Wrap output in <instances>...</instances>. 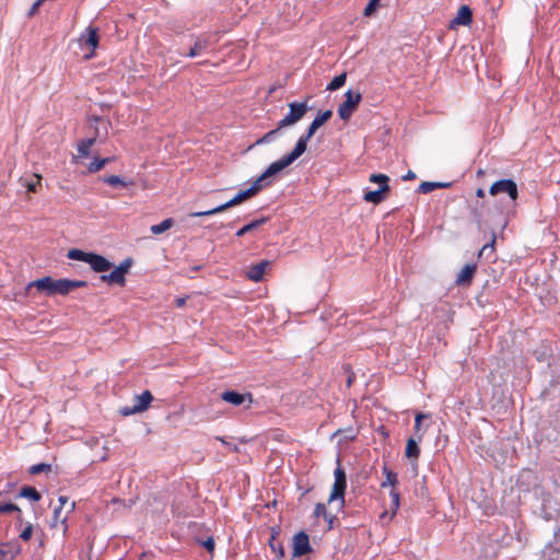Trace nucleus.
Returning <instances> with one entry per match:
<instances>
[{
  "label": "nucleus",
  "instance_id": "f257e3e1",
  "mask_svg": "<svg viewBox=\"0 0 560 560\" xmlns=\"http://www.w3.org/2000/svg\"><path fill=\"white\" fill-rule=\"evenodd\" d=\"M271 177L270 174H268L267 171H265L253 184L249 188L240 191L236 196H234L229 201L212 208L210 210L206 211H198L190 213V217H210L220 212H223L234 206H237L242 203L243 201L254 197L258 194L259 190H261L264 187L268 186L270 183L267 182V179Z\"/></svg>",
  "mask_w": 560,
  "mask_h": 560
},
{
  "label": "nucleus",
  "instance_id": "f03ea898",
  "mask_svg": "<svg viewBox=\"0 0 560 560\" xmlns=\"http://www.w3.org/2000/svg\"><path fill=\"white\" fill-rule=\"evenodd\" d=\"M86 284L88 283L83 280L54 279L47 276L31 282L27 288L34 287L38 291L45 292L47 295H67L72 290L86 287Z\"/></svg>",
  "mask_w": 560,
  "mask_h": 560
},
{
  "label": "nucleus",
  "instance_id": "7ed1b4c3",
  "mask_svg": "<svg viewBox=\"0 0 560 560\" xmlns=\"http://www.w3.org/2000/svg\"><path fill=\"white\" fill-rule=\"evenodd\" d=\"M67 257L71 260H79L89 264L91 269L95 272H105L113 267V264L104 256L78 248L69 249Z\"/></svg>",
  "mask_w": 560,
  "mask_h": 560
},
{
  "label": "nucleus",
  "instance_id": "20e7f679",
  "mask_svg": "<svg viewBox=\"0 0 560 560\" xmlns=\"http://www.w3.org/2000/svg\"><path fill=\"white\" fill-rule=\"evenodd\" d=\"M311 138L312 137H308L307 133L301 136L300 139L298 140L294 149L289 154L284 155L280 160L271 163L267 167L266 171L268 172V174L273 176L277 173L284 170L285 167H288L290 164H292L296 159H299L306 151L307 141Z\"/></svg>",
  "mask_w": 560,
  "mask_h": 560
},
{
  "label": "nucleus",
  "instance_id": "39448f33",
  "mask_svg": "<svg viewBox=\"0 0 560 560\" xmlns=\"http://www.w3.org/2000/svg\"><path fill=\"white\" fill-rule=\"evenodd\" d=\"M385 475V480L381 483V488L390 487L389 497L390 504L389 510L392 515L394 516L400 506V494L397 489L398 486V476L388 466H384L382 469Z\"/></svg>",
  "mask_w": 560,
  "mask_h": 560
},
{
  "label": "nucleus",
  "instance_id": "423d86ee",
  "mask_svg": "<svg viewBox=\"0 0 560 560\" xmlns=\"http://www.w3.org/2000/svg\"><path fill=\"white\" fill-rule=\"evenodd\" d=\"M190 40L192 42V45L186 50V49H179L178 54L183 57L188 58H197L200 57L207 52L210 51L211 48V42L210 36L202 34V35H190Z\"/></svg>",
  "mask_w": 560,
  "mask_h": 560
},
{
  "label": "nucleus",
  "instance_id": "0eeeda50",
  "mask_svg": "<svg viewBox=\"0 0 560 560\" xmlns=\"http://www.w3.org/2000/svg\"><path fill=\"white\" fill-rule=\"evenodd\" d=\"M335 481L332 485V489L328 499V502L331 503L334 501H339V508L342 509L345 505V491L347 488V476L346 471L338 466L335 469Z\"/></svg>",
  "mask_w": 560,
  "mask_h": 560
},
{
  "label": "nucleus",
  "instance_id": "6e6552de",
  "mask_svg": "<svg viewBox=\"0 0 560 560\" xmlns=\"http://www.w3.org/2000/svg\"><path fill=\"white\" fill-rule=\"evenodd\" d=\"M132 266V259L127 258L120 262L118 267H116L110 273L102 275L100 277L102 282H105L109 285L117 284L119 287L126 285V275L129 272Z\"/></svg>",
  "mask_w": 560,
  "mask_h": 560
},
{
  "label": "nucleus",
  "instance_id": "1a4fd4ad",
  "mask_svg": "<svg viewBox=\"0 0 560 560\" xmlns=\"http://www.w3.org/2000/svg\"><path fill=\"white\" fill-rule=\"evenodd\" d=\"M491 196L499 194H506L512 201H515L518 197L517 185L513 179H500L494 182L489 189Z\"/></svg>",
  "mask_w": 560,
  "mask_h": 560
},
{
  "label": "nucleus",
  "instance_id": "9d476101",
  "mask_svg": "<svg viewBox=\"0 0 560 560\" xmlns=\"http://www.w3.org/2000/svg\"><path fill=\"white\" fill-rule=\"evenodd\" d=\"M292 549L294 558H299L312 552L313 549L310 545V537L305 532L301 530L293 536Z\"/></svg>",
  "mask_w": 560,
  "mask_h": 560
},
{
  "label": "nucleus",
  "instance_id": "9b49d317",
  "mask_svg": "<svg viewBox=\"0 0 560 560\" xmlns=\"http://www.w3.org/2000/svg\"><path fill=\"white\" fill-rule=\"evenodd\" d=\"M100 37L97 34V28L93 26H89L85 30V33H83L80 38L79 43L81 47H90L91 52L85 55L86 59H90L94 56V50L98 46Z\"/></svg>",
  "mask_w": 560,
  "mask_h": 560
},
{
  "label": "nucleus",
  "instance_id": "f8f14e48",
  "mask_svg": "<svg viewBox=\"0 0 560 560\" xmlns=\"http://www.w3.org/2000/svg\"><path fill=\"white\" fill-rule=\"evenodd\" d=\"M153 400V396L150 393V390H144L141 395L136 396V404L132 406V408L128 409L125 408L122 410V413L125 416H129L137 412H142L147 410Z\"/></svg>",
  "mask_w": 560,
  "mask_h": 560
},
{
  "label": "nucleus",
  "instance_id": "ddd939ff",
  "mask_svg": "<svg viewBox=\"0 0 560 560\" xmlns=\"http://www.w3.org/2000/svg\"><path fill=\"white\" fill-rule=\"evenodd\" d=\"M472 22V11L471 9L464 4L462 5L456 15L451 20L450 27L456 28L459 25L467 26Z\"/></svg>",
  "mask_w": 560,
  "mask_h": 560
},
{
  "label": "nucleus",
  "instance_id": "4468645a",
  "mask_svg": "<svg viewBox=\"0 0 560 560\" xmlns=\"http://www.w3.org/2000/svg\"><path fill=\"white\" fill-rule=\"evenodd\" d=\"M43 176L37 173H25L21 176L20 183L26 187L28 192H37L42 188Z\"/></svg>",
  "mask_w": 560,
  "mask_h": 560
},
{
  "label": "nucleus",
  "instance_id": "2eb2a0df",
  "mask_svg": "<svg viewBox=\"0 0 560 560\" xmlns=\"http://www.w3.org/2000/svg\"><path fill=\"white\" fill-rule=\"evenodd\" d=\"M221 399L233 406H241L246 400H248L250 404L253 400V396L250 393L241 394L235 390H225L221 394Z\"/></svg>",
  "mask_w": 560,
  "mask_h": 560
},
{
  "label": "nucleus",
  "instance_id": "dca6fc26",
  "mask_svg": "<svg viewBox=\"0 0 560 560\" xmlns=\"http://www.w3.org/2000/svg\"><path fill=\"white\" fill-rule=\"evenodd\" d=\"M476 271H477V266L475 264L465 265L462 268V270L458 272L455 283L457 285L469 287L472 282Z\"/></svg>",
  "mask_w": 560,
  "mask_h": 560
},
{
  "label": "nucleus",
  "instance_id": "f3484780",
  "mask_svg": "<svg viewBox=\"0 0 560 560\" xmlns=\"http://www.w3.org/2000/svg\"><path fill=\"white\" fill-rule=\"evenodd\" d=\"M269 267V260H261L258 264L248 267L246 277L252 281L258 282L264 278V275Z\"/></svg>",
  "mask_w": 560,
  "mask_h": 560
},
{
  "label": "nucleus",
  "instance_id": "a211bd4d",
  "mask_svg": "<svg viewBox=\"0 0 560 560\" xmlns=\"http://www.w3.org/2000/svg\"><path fill=\"white\" fill-rule=\"evenodd\" d=\"M307 107H290V113L278 122V129L291 126L303 118Z\"/></svg>",
  "mask_w": 560,
  "mask_h": 560
},
{
  "label": "nucleus",
  "instance_id": "6ab92c4d",
  "mask_svg": "<svg viewBox=\"0 0 560 560\" xmlns=\"http://www.w3.org/2000/svg\"><path fill=\"white\" fill-rule=\"evenodd\" d=\"M390 190L389 185L380 186L377 190H369L364 192L363 199L366 202L374 205L381 203L385 200L387 192Z\"/></svg>",
  "mask_w": 560,
  "mask_h": 560
},
{
  "label": "nucleus",
  "instance_id": "aec40b11",
  "mask_svg": "<svg viewBox=\"0 0 560 560\" xmlns=\"http://www.w3.org/2000/svg\"><path fill=\"white\" fill-rule=\"evenodd\" d=\"M422 441V434H418L417 438H409L406 443L405 455L409 459L418 460L420 456L419 442Z\"/></svg>",
  "mask_w": 560,
  "mask_h": 560
},
{
  "label": "nucleus",
  "instance_id": "412c9836",
  "mask_svg": "<svg viewBox=\"0 0 560 560\" xmlns=\"http://www.w3.org/2000/svg\"><path fill=\"white\" fill-rule=\"evenodd\" d=\"M331 116H332V112L330 109L318 113L306 131L307 136L313 137L315 135L316 130L320 126H323Z\"/></svg>",
  "mask_w": 560,
  "mask_h": 560
},
{
  "label": "nucleus",
  "instance_id": "4be33fe9",
  "mask_svg": "<svg viewBox=\"0 0 560 560\" xmlns=\"http://www.w3.org/2000/svg\"><path fill=\"white\" fill-rule=\"evenodd\" d=\"M103 182L113 187H118V186L119 187H129V186L135 185V182L132 179H125L118 175L105 176V177H103Z\"/></svg>",
  "mask_w": 560,
  "mask_h": 560
},
{
  "label": "nucleus",
  "instance_id": "5701e85b",
  "mask_svg": "<svg viewBox=\"0 0 560 560\" xmlns=\"http://www.w3.org/2000/svg\"><path fill=\"white\" fill-rule=\"evenodd\" d=\"M448 186H450L448 183L422 182L419 185L418 191L421 194H429V192L433 191L434 189L444 188V187H448Z\"/></svg>",
  "mask_w": 560,
  "mask_h": 560
},
{
  "label": "nucleus",
  "instance_id": "b1692460",
  "mask_svg": "<svg viewBox=\"0 0 560 560\" xmlns=\"http://www.w3.org/2000/svg\"><path fill=\"white\" fill-rule=\"evenodd\" d=\"M268 221V218H261L258 220H254L249 222L248 224L244 225L236 232V236H244L246 233L252 232L259 228L260 225L265 224Z\"/></svg>",
  "mask_w": 560,
  "mask_h": 560
},
{
  "label": "nucleus",
  "instance_id": "393cba45",
  "mask_svg": "<svg viewBox=\"0 0 560 560\" xmlns=\"http://www.w3.org/2000/svg\"><path fill=\"white\" fill-rule=\"evenodd\" d=\"M96 138L83 139L78 143V152L80 156L85 158L90 154L91 148L94 145Z\"/></svg>",
  "mask_w": 560,
  "mask_h": 560
},
{
  "label": "nucleus",
  "instance_id": "a878e982",
  "mask_svg": "<svg viewBox=\"0 0 560 560\" xmlns=\"http://www.w3.org/2000/svg\"><path fill=\"white\" fill-rule=\"evenodd\" d=\"M315 517H323L328 522V527L331 528L334 516L329 515L324 503H317L314 510Z\"/></svg>",
  "mask_w": 560,
  "mask_h": 560
},
{
  "label": "nucleus",
  "instance_id": "bb28decb",
  "mask_svg": "<svg viewBox=\"0 0 560 560\" xmlns=\"http://www.w3.org/2000/svg\"><path fill=\"white\" fill-rule=\"evenodd\" d=\"M20 497L27 498L34 502H38L42 499L40 493L31 486H24L20 491Z\"/></svg>",
  "mask_w": 560,
  "mask_h": 560
},
{
  "label": "nucleus",
  "instance_id": "cd10ccee",
  "mask_svg": "<svg viewBox=\"0 0 560 560\" xmlns=\"http://www.w3.org/2000/svg\"><path fill=\"white\" fill-rule=\"evenodd\" d=\"M174 225V220L172 218L163 220L159 224H154L150 228L151 232L154 235H159L164 233L165 231L170 230Z\"/></svg>",
  "mask_w": 560,
  "mask_h": 560
},
{
  "label": "nucleus",
  "instance_id": "c85d7f7f",
  "mask_svg": "<svg viewBox=\"0 0 560 560\" xmlns=\"http://www.w3.org/2000/svg\"><path fill=\"white\" fill-rule=\"evenodd\" d=\"M345 96L346 100L341 102L339 105H358L361 101V94L352 90L346 92Z\"/></svg>",
  "mask_w": 560,
  "mask_h": 560
},
{
  "label": "nucleus",
  "instance_id": "c756f323",
  "mask_svg": "<svg viewBox=\"0 0 560 560\" xmlns=\"http://www.w3.org/2000/svg\"><path fill=\"white\" fill-rule=\"evenodd\" d=\"M347 74L341 73L336 75L330 83L327 85V90L335 91L340 89L346 83Z\"/></svg>",
  "mask_w": 560,
  "mask_h": 560
},
{
  "label": "nucleus",
  "instance_id": "7c9ffc66",
  "mask_svg": "<svg viewBox=\"0 0 560 560\" xmlns=\"http://www.w3.org/2000/svg\"><path fill=\"white\" fill-rule=\"evenodd\" d=\"M110 161L109 158H104V159H95L94 161H92L90 164H89V172L90 173H96L98 171H101L108 162Z\"/></svg>",
  "mask_w": 560,
  "mask_h": 560
},
{
  "label": "nucleus",
  "instance_id": "2f4dec72",
  "mask_svg": "<svg viewBox=\"0 0 560 560\" xmlns=\"http://www.w3.org/2000/svg\"><path fill=\"white\" fill-rule=\"evenodd\" d=\"M51 470V466L49 464L39 463L30 467L28 472L31 475H39L42 472H49Z\"/></svg>",
  "mask_w": 560,
  "mask_h": 560
},
{
  "label": "nucleus",
  "instance_id": "473e14b6",
  "mask_svg": "<svg viewBox=\"0 0 560 560\" xmlns=\"http://www.w3.org/2000/svg\"><path fill=\"white\" fill-rule=\"evenodd\" d=\"M369 180L371 183L380 184V186L389 185V177L386 174H372Z\"/></svg>",
  "mask_w": 560,
  "mask_h": 560
},
{
  "label": "nucleus",
  "instance_id": "72a5a7b5",
  "mask_svg": "<svg viewBox=\"0 0 560 560\" xmlns=\"http://www.w3.org/2000/svg\"><path fill=\"white\" fill-rule=\"evenodd\" d=\"M15 511L21 512L18 505L10 502H0V514H7Z\"/></svg>",
  "mask_w": 560,
  "mask_h": 560
},
{
  "label": "nucleus",
  "instance_id": "f704fd0d",
  "mask_svg": "<svg viewBox=\"0 0 560 560\" xmlns=\"http://www.w3.org/2000/svg\"><path fill=\"white\" fill-rule=\"evenodd\" d=\"M357 107H339L338 114L340 118L345 121H348Z\"/></svg>",
  "mask_w": 560,
  "mask_h": 560
},
{
  "label": "nucleus",
  "instance_id": "c9c22d12",
  "mask_svg": "<svg viewBox=\"0 0 560 560\" xmlns=\"http://www.w3.org/2000/svg\"><path fill=\"white\" fill-rule=\"evenodd\" d=\"M380 1L381 0H370L364 9V15L371 16L376 11V9L380 7Z\"/></svg>",
  "mask_w": 560,
  "mask_h": 560
},
{
  "label": "nucleus",
  "instance_id": "e433bc0d",
  "mask_svg": "<svg viewBox=\"0 0 560 560\" xmlns=\"http://www.w3.org/2000/svg\"><path fill=\"white\" fill-rule=\"evenodd\" d=\"M424 418H428V415H424V413H421L419 412L416 418H415V434H416V438L418 436V434H421L420 433V427H421V421L422 419Z\"/></svg>",
  "mask_w": 560,
  "mask_h": 560
},
{
  "label": "nucleus",
  "instance_id": "4c0bfd02",
  "mask_svg": "<svg viewBox=\"0 0 560 560\" xmlns=\"http://www.w3.org/2000/svg\"><path fill=\"white\" fill-rule=\"evenodd\" d=\"M33 534V526L30 524L27 525L20 534V538L27 541L31 539Z\"/></svg>",
  "mask_w": 560,
  "mask_h": 560
},
{
  "label": "nucleus",
  "instance_id": "58836bf2",
  "mask_svg": "<svg viewBox=\"0 0 560 560\" xmlns=\"http://www.w3.org/2000/svg\"><path fill=\"white\" fill-rule=\"evenodd\" d=\"M278 131H279V129L276 128V129L267 132L262 138H260L256 141V144H261V143L268 142Z\"/></svg>",
  "mask_w": 560,
  "mask_h": 560
},
{
  "label": "nucleus",
  "instance_id": "ea45409f",
  "mask_svg": "<svg viewBox=\"0 0 560 560\" xmlns=\"http://www.w3.org/2000/svg\"><path fill=\"white\" fill-rule=\"evenodd\" d=\"M61 511H62L61 506H56L54 509V520H55V522H58V521H60L61 523L66 522L67 516H62L61 515Z\"/></svg>",
  "mask_w": 560,
  "mask_h": 560
},
{
  "label": "nucleus",
  "instance_id": "a19ab883",
  "mask_svg": "<svg viewBox=\"0 0 560 560\" xmlns=\"http://www.w3.org/2000/svg\"><path fill=\"white\" fill-rule=\"evenodd\" d=\"M273 539H275V538L272 537V538H271V540H270V547H271V549H272L275 552H277V551H278V552H279V557H284V549H283V546H282L281 544L276 545V544L273 542Z\"/></svg>",
  "mask_w": 560,
  "mask_h": 560
},
{
  "label": "nucleus",
  "instance_id": "79ce46f5",
  "mask_svg": "<svg viewBox=\"0 0 560 560\" xmlns=\"http://www.w3.org/2000/svg\"><path fill=\"white\" fill-rule=\"evenodd\" d=\"M494 243H495V236L493 235L492 236V240L489 244H486L482 246V248L480 249L479 252V256H481L483 253H486L488 249H490L491 252H493L494 249Z\"/></svg>",
  "mask_w": 560,
  "mask_h": 560
},
{
  "label": "nucleus",
  "instance_id": "37998d69",
  "mask_svg": "<svg viewBox=\"0 0 560 560\" xmlns=\"http://www.w3.org/2000/svg\"><path fill=\"white\" fill-rule=\"evenodd\" d=\"M202 545L210 552L214 550V540L212 538H208L202 542Z\"/></svg>",
  "mask_w": 560,
  "mask_h": 560
},
{
  "label": "nucleus",
  "instance_id": "c03bdc74",
  "mask_svg": "<svg viewBox=\"0 0 560 560\" xmlns=\"http://www.w3.org/2000/svg\"><path fill=\"white\" fill-rule=\"evenodd\" d=\"M58 502H59V505L58 506H61L62 509L65 508V505L67 503H69V498L66 497V495H60L59 499H58Z\"/></svg>",
  "mask_w": 560,
  "mask_h": 560
},
{
  "label": "nucleus",
  "instance_id": "a18cd8bd",
  "mask_svg": "<svg viewBox=\"0 0 560 560\" xmlns=\"http://www.w3.org/2000/svg\"><path fill=\"white\" fill-rule=\"evenodd\" d=\"M405 180L415 179L416 174L412 171H409L404 177Z\"/></svg>",
  "mask_w": 560,
  "mask_h": 560
},
{
  "label": "nucleus",
  "instance_id": "49530a36",
  "mask_svg": "<svg viewBox=\"0 0 560 560\" xmlns=\"http://www.w3.org/2000/svg\"><path fill=\"white\" fill-rule=\"evenodd\" d=\"M185 302H186V301H185V299H184V298H178V299H176V300H175V305H176L177 307H183V306L185 305Z\"/></svg>",
  "mask_w": 560,
  "mask_h": 560
},
{
  "label": "nucleus",
  "instance_id": "de8ad7c7",
  "mask_svg": "<svg viewBox=\"0 0 560 560\" xmlns=\"http://www.w3.org/2000/svg\"><path fill=\"white\" fill-rule=\"evenodd\" d=\"M476 196H477L478 198H483V197H485V190H483L482 188H478V189L476 190Z\"/></svg>",
  "mask_w": 560,
  "mask_h": 560
},
{
  "label": "nucleus",
  "instance_id": "09e8293b",
  "mask_svg": "<svg viewBox=\"0 0 560 560\" xmlns=\"http://www.w3.org/2000/svg\"><path fill=\"white\" fill-rule=\"evenodd\" d=\"M287 105H292V106H295V105H306V102H304V101H302V102L293 101V102H289Z\"/></svg>",
  "mask_w": 560,
  "mask_h": 560
},
{
  "label": "nucleus",
  "instance_id": "8fccbe9b",
  "mask_svg": "<svg viewBox=\"0 0 560 560\" xmlns=\"http://www.w3.org/2000/svg\"><path fill=\"white\" fill-rule=\"evenodd\" d=\"M353 378H354V376H353V375H350V376L348 377V380H347V385H348V386H351V384H352V382H353Z\"/></svg>",
  "mask_w": 560,
  "mask_h": 560
},
{
  "label": "nucleus",
  "instance_id": "3c124183",
  "mask_svg": "<svg viewBox=\"0 0 560 560\" xmlns=\"http://www.w3.org/2000/svg\"><path fill=\"white\" fill-rule=\"evenodd\" d=\"M277 90H278V88H277V86H271V88L269 89L268 93L271 95V94H273Z\"/></svg>",
  "mask_w": 560,
  "mask_h": 560
},
{
  "label": "nucleus",
  "instance_id": "603ef678",
  "mask_svg": "<svg viewBox=\"0 0 560 560\" xmlns=\"http://www.w3.org/2000/svg\"><path fill=\"white\" fill-rule=\"evenodd\" d=\"M75 508V503L74 502H71L69 503V511L68 512H72Z\"/></svg>",
  "mask_w": 560,
  "mask_h": 560
},
{
  "label": "nucleus",
  "instance_id": "864d4df0",
  "mask_svg": "<svg viewBox=\"0 0 560 560\" xmlns=\"http://www.w3.org/2000/svg\"><path fill=\"white\" fill-rule=\"evenodd\" d=\"M477 175H478V176L483 175V171H482V170H478Z\"/></svg>",
  "mask_w": 560,
  "mask_h": 560
},
{
  "label": "nucleus",
  "instance_id": "5fc2aeb1",
  "mask_svg": "<svg viewBox=\"0 0 560 560\" xmlns=\"http://www.w3.org/2000/svg\"><path fill=\"white\" fill-rule=\"evenodd\" d=\"M223 444H228L223 438H218Z\"/></svg>",
  "mask_w": 560,
  "mask_h": 560
},
{
  "label": "nucleus",
  "instance_id": "6e6d98bb",
  "mask_svg": "<svg viewBox=\"0 0 560 560\" xmlns=\"http://www.w3.org/2000/svg\"><path fill=\"white\" fill-rule=\"evenodd\" d=\"M199 269H200V267H199V266H195V267L192 268V270H199Z\"/></svg>",
  "mask_w": 560,
  "mask_h": 560
},
{
  "label": "nucleus",
  "instance_id": "4d7b16f0",
  "mask_svg": "<svg viewBox=\"0 0 560 560\" xmlns=\"http://www.w3.org/2000/svg\"><path fill=\"white\" fill-rule=\"evenodd\" d=\"M0 555H1V556H3V555H4V552H3L1 549H0Z\"/></svg>",
  "mask_w": 560,
  "mask_h": 560
}]
</instances>
